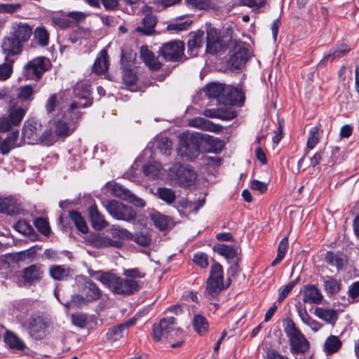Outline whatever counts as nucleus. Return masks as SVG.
<instances>
[{
  "mask_svg": "<svg viewBox=\"0 0 359 359\" xmlns=\"http://www.w3.org/2000/svg\"><path fill=\"white\" fill-rule=\"evenodd\" d=\"M81 116L80 111L70 112V109L68 108L62 117L53 121L55 135L57 137L69 136L76 128V123Z\"/></svg>",
  "mask_w": 359,
  "mask_h": 359,
  "instance_id": "nucleus-6",
  "label": "nucleus"
},
{
  "mask_svg": "<svg viewBox=\"0 0 359 359\" xmlns=\"http://www.w3.org/2000/svg\"><path fill=\"white\" fill-rule=\"evenodd\" d=\"M156 195L159 198L165 201L167 204L172 203L176 198L175 191L165 187L158 188L156 191Z\"/></svg>",
  "mask_w": 359,
  "mask_h": 359,
  "instance_id": "nucleus-49",
  "label": "nucleus"
},
{
  "mask_svg": "<svg viewBox=\"0 0 359 359\" xmlns=\"http://www.w3.org/2000/svg\"><path fill=\"white\" fill-rule=\"evenodd\" d=\"M202 142V135L199 133L186 132L179 136L178 154L191 161L200 154V145Z\"/></svg>",
  "mask_w": 359,
  "mask_h": 359,
  "instance_id": "nucleus-3",
  "label": "nucleus"
},
{
  "mask_svg": "<svg viewBox=\"0 0 359 359\" xmlns=\"http://www.w3.org/2000/svg\"><path fill=\"white\" fill-rule=\"evenodd\" d=\"M130 238H133L136 243L142 246H147L151 242L150 237L147 234L142 233L132 236Z\"/></svg>",
  "mask_w": 359,
  "mask_h": 359,
  "instance_id": "nucleus-63",
  "label": "nucleus"
},
{
  "mask_svg": "<svg viewBox=\"0 0 359 359\" xmlns=\"http://www.w3.org/2000/svg\"><path fill=\"white\" fill-rule=\"evenodd\" d=\"M34 224L35 227L43 235H48L50 233V227L48 222L43 217L36 218Z\"/></svg>",
  "mask_w": 359,
  "mask_h": 359,
  "instance_id": "nucleus-58",
  "label": "nucleus"
},
{
  "mask_svg": "<svg viewBox=\"0 0 359 359\" xmlns=\"http://www.w3.org/2000/svg\"><path fill=\"white\" fill-rule=\"evenodd\" d=\"M33 93H34L33 88L31 86H22L19 89V92L18 93V97L24 101L32 100Z\"/></svg>",
  "mask_w": 359,
  "mask_h": 359,
  "instance_id": "nucleus-59",
  "label": "nucleus"
},
{
  "mask_svg": "<svg viewBox=\"0 0 359 359\" xmlns=\"http://www.w3.org/2000/svg\"><path fill=\"white\" fill-rule=\"evenodd\" d=\"M13 62V59L6 56L4 62L0 65V81H6L11 77Z\"/></svg>",
  "mask_w": 359,
  "mask_h": 359,
  "instance_id": "nucleus-46",
  "label": "nucleus"
},
{
  "mask_svg": "<svg viewBox=\"0 0 359 359\" xmlns=\"http://www.w3.org/2000/svg\"><path fill=\"white\" fill-rule=\"evenodd\" d=\"M49 60L43 57L30 60L25 67V72L28 79L39 80L41 75L48 70Z\"/></svg>",
  "mask_w": 359,
  "mask_h": 359,
  "instance_id": "nucleus-14",
  "label": "nucleus"
},
{
  "mask_svg": "<svg viewBox=\"0 0 359 359\" xmlns=\"http://www.w3.org/2000/svg\"><path fill=\"white\" fill-rule=\"evenodd\" d=\"M42 126L35 118L27 119L23 125L22 130V140L25 143L29 144H39L40 132Z\"/></svg>",
  "mask_w": 359,
  "mask_h": 359,
  "instance_id": "nucleus-15",
  "label": "nucleus"
},
{
  "mask_svg": "<svg viewBox=\"0 0 359 359\" xmlns=\"http://www.w3.org/2000/svg\"><path fill=\"white\" fill-rule=\"evenodd\" d=\"M107 51L105 49L100 50L94 62L93 71L97 74L105 73L109 68Z\"/></svg>",
  "mask_w": 359,
  "mask_h": 359,
  "instance_id": "nucleus-28",
  "label": "nucleus"
},
{
  "mask_svg": "<svg viewBox=\"0 0 359 359\" xmlns=\"http://www.w3.org/2000/svg\"><path fill=\"white\" fill-rule=\"evenodd\" d=\"M15 126L13 123L11 122V118L7 116H3L0 117V133L8 132L13 130L12 128Z\"/></svg>",
  "mask_w": 359,
  "mask_h": 359,
  "instance_id": "nucleus-62",
  "label": "nucleus"
},
{
  "mask_svg": "<svg viewBox=\"0 0 359 359\" xmlns=\"http://www.w3.org/2000/svg\"><path fill=\"white\" fill-rule=\"evenodd\" d=\"M325 259L327 264L339 270L342 269L344 265L346 257L342 252L329 251L326 253Z\"/></svg>",
  "mask_w": 359,
  "mask_h": 359,
  "instance_id": "nucleus-35",
  "label": "nucleus"
},
{
  "mask_svg": "<svg viewBox=\"0 0 359 359\" xmlns=\"http://www.w3.org/2000/svg\"><path fill=\"white\" fill-rule=\"evenodd\" d=\"M88 241L92 245L97 248H120L122 242L118 240H113L104 233H95L89 236Z\"/></svg>",
  "mask_w": 359,
  "mask_h": 359,
  "instance_id": "nucleus-18",
  "label": "nucleus"
},
{
  "mask_svg": "<svg viewBox=\"0 0 359 359\" xmlns=\"http://www.w3.org/2000/svg\"><path fill=\"white\" fill-rule=\"evenodd\" d=\"M89 217L92 226L95 230H101L108 226V222L104 216L98 211L96 205H91L88 208Z\"/></svg>",
  "mask_w": 359,
  "mask_h": 359,
  "instance_id": "nucleus-25",
  "label": "nucleus"
},
{
  "mask_svg": "<svg viewBox=\"0 0 359 359\" xmlns=\"http://www.w3.org/2000/svg\"><path fill=\"white\" fill-rule=\"evenodd\" d=\"M78 293L72 295L70 301L61 302L65 307H81L88 303L98 300L102 292L97 285L84 276L76 278Z\"/></svg>",
  "mask_w": 359,
  "mask_h": 359,
  "instance_id": "nucleus-1",
  "label": "nucleus"
},
{
  "mask_svg": "<svg viewBox=\"0 0 359 359\" xmlns=\"http://www.w3.org/2000/svg\"><path fill=\"white\" fill-rule=\"evenodd\" d=\"M194 262L202 269H205L208 266V256L204 252H197L194 255Z\"/></svg>",
  "mask_w": 359,
  "mask_h": 359,
  "instance_id": "nucleus-60",
  "label": "nucleus"
},
{
  "mask_svg": "<svg viewBox=\"0 0 359 359\" xmlns=\"http://www.w3.org/2000/svg\"><path fill=\"white\" fill-rule=\"evenodd\" d=\"M33 33V27L25 22H13L11 24L10 34L22 43L28 41Z\"/></svg>",
  "mask_w": 359,
  "mask_h": 359,
  "instance_id": "nucleus-17",
  "label": "nucleus"
},
{
  "mask_svg": "<svg viewBox=\"0 0 359 359\" xmlns=\"http://www.w3.org/2000/svg\"><path fill=\"white\" fill-rule=\"evenodd\" d=\"M140 55L145 64L153 70H158L161 68V64L153 53L149 50L147 46H143L140 48Z\"/></svg>",
  "mask_w": 359,
  "mask_h": 359,
  "instance_id": "nucleus-33",
  "label": "nucleus"
},
{
  "mask_svg": "<svg viewBox=\"0 0 359 359\" xmlns=\"http://www.w3.org/2000/svg\"><path fill=\"white\" fill-rule=\"evenodd\" d=\"M323 298L320 290L313 285L305 286L303 290V302L309 304H319Z\"/></svg>",
  "mask_w": 359,
  "mask_h": 359,
  "instance_id": "nucleus-27",
  "label": "nucleus"
},
{
  "mask_svg": "<svg viewBox=\"0 0 359 359\" xmlns=\"http://www.w3.org/2000/svg\"><path fill=\"white\" fill-rule=\"evenodd\" d=\"M324 285L325 290L330 293H335L339 290L337 280L332 277H327L324 281Z\"/></svg>",
  "mask_w": 359,
  "mask_h": 359,
  "instance_id": "nucleus-61",
  "label": "nucleus"
},
{
  "mask_svg": "<svg viewBox=\"0 0 359 359\" xmlns=\"http://www.w3.org/2000/svg\"><path fill=\"white\" fill-rule=\"evenodd\" d=\"M20 203L12 197L0 198V212L13 216L20 214Z\"/></svg>",
  "mask_w": 359,
  "mask_h": 359,
  "instance_id": "nucleus-20",
  "label": "nucleus"
},
{
  "mask_svg": "<svg viewBox=\"0 0 359 359\" xmlns=\"http://www.w3.org/2000/svg\"><path fill=\"white\" fill-rule=\"evenodd\" d=\"M151 219L154 225L160 230H165L168 227V219L160 212L153 213Z\"/></svg>",
  "mask_w": 359,
  "mask_h": 359,
  "instance_id": "nucleus-56",
  "label": "nucleus"
},
{
  "mask_svg": "<svg viewBox=\"0 0 359 359\" xmlns=\"http://www.w3.org/2000/svg\"><path fill=\"white\" fill-rule=\"evenodd\" d=\"M69 217L79 231L83 233L88 232V227L87 224L79 212L74 210L71 211L69 212Z\"/></svg>",
  "mask_w": 359,
  "mask_h": 359,
  "instance_id": "nucleus-48",
  "label": "nucleus"
},
{
  "mask_svg": "<svg viewBox=\"0 0 359 359\" xmlns=\"http://www.w3.org/2000/svg\"><path fill=\"white\" fill-rule=\"evenodd\" d=\"M284 332L288 338L291 351L294 353H304L309 348V342L297 327L291 318H287L284 323Z\"/></svg>",
  "mask_w": 359,
  "mask_h": 359,
  "instance_id": "nucleus-4",
  "label": "nucleus"
},
{
  "mask_svg": "<svg viewBox=\"0 0 359 359\" xmlns=\"http://www.w3.org/2000/svg\"><path fill=\"white\" fill-rule=\"evenodd\" d=\"M226 99L233 104H242L245 101V95L240 89L228 86Z\"/></svg>",
  "mask_w": 359,
  "mask_h": 359,
  "instance_id": "nucleus-37",
  "label": "nucleus"
},
{
  "mask_svg": "<svg viewBox=\"0 0 359 359\" xmlns=\"http://www.w3.org/2000/svg\"><path fill=\"white\" fill-rule=\"evenodd\" d=\"M349 50L350 48L346 44L341 43L337 46L335 49L331 50L329 53L325 55L320 64L325 65L328 62H331L335 59L340 58L344 56Z\"/></svg>",
  "mask_w": 359,
  "mask_h": 359,
  "instance_id": "nucleus-32",
  "label": "nucleus"
},
{
  "mask_svg": "<svg viewBox=\"0 0 359 359\" xmlns=\"http://www.w3.org/2000/svg\"><path fill=\"white\" fill-rule=\"evenodd\" d=\"M315 315L319 318L323 320L327 323L334 324L337 320V314L333 309H325L316 308L314 312Z\"/></svg>",
  "mask_w": 359,
  "mask_h": 359,
  "instance_id": "nucleus-41",
  "label": "nucleus"
},
{
  "mask_svg": "<svg viewBox=\"0 0 359 359\" xmlns=\"http://www.w3.org/2000/svg\"><path fill=\"white\" fill-rule=\"evenodd\" d=\"M13 227L17 231L25 235L30 234L33 231L32 226L25 219L18 221Z\"/></svg>",
  "mask_w": 359,
  "mask_h": 359,
  "instance_id": "nucleus-57",
  "label": "nucleus"
},
{
  "mask_svg": "<svg viewBox=\"0 0 359 359\" xmlns=\"http://www.w3.org/2000/svg\"><path fill=\"white\" fill-rule=\"evenodd\" d=\"M56 136L50 129H47L39 135V144L41 143L46 146L53 145L57 141Z\"/></svg>",
  "mask_w": 359,
  "mask_h": 359,
  "instance_id": "nucleus-54",
  "label": "nucleus"
},
{
  "mask_svg": "<svg viewBox=\"0 0 359 359\" xmlns=\"http://www.w3.org/2000/svg\"><path fill=\"white\" fill-rule=\"evenodd\" d=\"M122 63V77L124 83L127 86H133L135 83L137 81V76L134 73L133 70L131 67L127 65L124 64L123 58L121 59Z\"/></svg>",
  "mask_w": 359,
  "mask_h": 359,
  "instance_id": "nucleus-47",
  "label": "nucleus"
},
{
  "mask_svg": "<svg viewBox=\"0 0 359 359\" xmlns=\"http://www.w3.org/2000/svg\"><path fill=\"white\" fill-rule=\"evenodd\" d=\"M208 325V320L204 316L199 314L194 316L193 320V326L197 333L202 334L206 332Z\"/></svg>",
  "mask_w": 359,
  "mask_h": 359,
  "instance_id": "nucleus-51",
  "label": "nucleus"
},
{
  "mask_svg": "<svg viewBox=\"0 0 359 359\" xmlns=\"http://www.w3.org/2000/svg\"><path fill=\"white\" fill-rule=\"evenodd\" d=\"M105 189L110 191L111 194L123 200H128L130 196V191L118 183L108 182Z\"/></svg>",
  "mask_w": 359,
  "mask_h": 359,
  "instance_id": "nucleus-34",
  "label": "nucleus"
},
{
  "mask_svg": "<svg viewBox=\"0 0 359 359\" xmlns=\"http://www.w3.org/2000/svg\"><path fill=\"white\" fill-rule=\"evenodd\" d=\"M135 322L136 320L132 318L123 323L114 326L113 327L109 329L107 333V339L111 341H116L119 340L124 336L127 329L129 327L133 325L135 323Z\"/></svg>",
  "mask_w": 359,
  "mask_h": 359,
  "instance_id": "nucleus-22",
  "label": "nucleus"
},
{
  "mask_svg": "<svg viewBox=\"0 0 359 359\" xmlns=\"http://www.w3.org/2000/svg\"><path fill=\"white\" fill-rule=\"evenodd\" d=\"M341 342L339 339L334 335H330L324 343V349L327 354L336 353L341 347Z\"/></svg>",
  "mask_w": 359,
  "mask_h": 359,
  "instance_id": "nucleus-45",
  "label": "nucleus"
},
{
  "mask_svg": "<svg viewBox=\"0 0 359 359\" xmlns=\"http://www.w3.org/2000/svg\"><path fill=\"white\" fill-rule=\"evenodd\" d=\"M23 44L21 41L11 36L5 37L1 43L2 51L8 57L11 55H17L21 53L23 48Z\"/></svg>",
  "mask_w": 359,
  "mask_h": 359,
  "instance_id": "nucleus-19",
  "label": "nucleus"
},
{
  "mask_svg": "<svg viewBox=\"0 0 359 359\" xmlns=\"http://www.w3.org/2000/svg\"><path fill=\"white\" fill-rule=\"evenodd\" d=\"M27 111V108L11 106L9 108V114L8 116L11 118V122L13 123L14 126H17L20 124Z\"/></svg>",
  "mask_w": 359,
  "mask_h": 359,
  "instance_id": "nucleus-40",
  "label": "nucleus"
},
{
  "mask_svg": "<svg viewBox=\"0 0 359 359\" xmlns=\"http://www.w3.org/2000/svg\"><path fill=\"white\" fill-rule=\"evenodd\" d=\"M162 166L158 162H153L146 164L142 168L143 173L147 177L155 180L161 175Z\"/></svg>",
  "mask_w": 359,
  "mask_h": 359,
  "instance_id": "nucleus-39",
  "label": "nucleus"
},
{
  "mask_svg": "<svg viewBox=\"0 0 359 359\" xmlns=\"http://www.w3.org/2000/svg\"><path fill=\"white\" fill-rule=\"evenodd\" d=\"M46 327V323L40 316L30 318L28 330L30 335L35 339L41 338Z\"/></svg>",
  "mask_w": 359,
  "mask_h": 359,
  "instance_id": "nucleus-24",
  "label": "nucleus"
},
{
  "mask_svg": "<svg viewBox=\"0 0 359 359\" xmlns=\"http://www.w3.org/2000/svg\"><path fill=\"white\" fill-rule=\"evenodd\" d=\"M4 342L11 348L23 350L25 347L24 342L13 332L6 331L4 337Z\"/></svg>",
  "mask_w": 359,
  "mask_h": 359,
  "instance_id": "nucleus-42",
  "label": "nucleus"
},
{
  "mask_svg": "<svg viewBox=\"0 0 359 359\" xmlns=\"http://www.w3.org/2000/svg\"><path fill=\"white\" fill-rule=\"evenodd\" d=\"M99 279L103 285L118 294L130 295L140 289L137 281L122 278L112 273L102 274Z\"/></svg>",
  "mask_w": 359,
  "mask_h": 359,
  "instance_id": "nucleus-2",
  "label": "nucleus"
},
{
  "mask_svg": "<svg viewBox=\"0 0 359 359\" xmlns=\"http://www.w3.org/2000/svg\"><path fill=\"white\" fill-rule=\"evenodd\" d=\"M49 273L54 280H64L70 276V270L66 266L53 265L50 267Z\"/></svg>",
  "mask_w": 359,
  "mask_h": 359,
  "instance_id": "nucleus-36",
  "label": "nucleus"
},
{
  "mask_svg": "<svg viewBox=\"0 0 359 359\" xmlns=\"http://www.w3.org/2000/svg\"><path fill=\"white\" fill-rule=\"evenodd\" d=\"M250 56L249 50L242 42H236L229 50L227 63L232 69H241Z\"/></svg>",
  "mask_w": 359,
  "mask_h": 359,
  "instance_id": "nucleus-11",
  "label": "nucleus"
},
{
  "mask_svg": "<svg viewBox=\"0 0 359 359\" xmlns=\"http://www.w3.org/2000/svg\"><path fill=\"white\" fill-rule=\"evenodd\" d=\"M34 38L36 43L41 47H45L48 45L49 42V33L44 27H37L33 31Z\"/></svg>",
  "mask_w": 359,
  "mask_h": 359,
  "instance_id": "nucleus-43",
  "label": "nucleus"
},
{
  "mask_svg": "<svg viewBox=\"0 0 359 359\" xmlns=\"http://www.w3.org/2000/svg\"><path fill=\"white\" fill-rule=\"evenodd\" d=\"M320 129L317 126L312 127L309 133L306 149H313L320 140Z\"/></svg>",
  "mask_w": 359,
  "mask_h": 359,
  "instance_id": "nucleus-50",
  "label": "nucleus"
},
{
  "mask_svg": "<svg viewBox=\"0 0 359 359\" xmlns=\"http://www.w3.org/2000/svg\"><path fill=\"white\" fill-rule=\"evenodd\" d=\"M189 126L210 132H218L222 129V126L219 125L215 124L202 117H196L190 120Z\"/></svg>",
  "mask_w": 359,
  "mask_h": 359,
  "instance_id": "nucleus-30",
  "label": "nucleus"
},
{
  "mask_svg": "<svg viewBox=\"0 0 359 359\" xmlns=\"http://www.w3.org/2000/svg\"><path fill=\"white\" fill-rule=\"evenodd\" d=\"M213 250L227 259L234 258L237 254L236 249L233 246L225 244H217L214 245Z\"/></svg>",
  "mask_w": 359,
  "mask_h": 359,
  "instance_id": "nucleus-44",
  "label": "nucleus"
},
{
  "mask_svg": "<svg viewBox=\"0 0 359 359\" xmlns=\"http://www.w3.org/2000/svg\"><path fill=\"white\" fill-rule=\"evenodd\" d=\"M184 45L180 41H171L164 43L159 50L160 55L168 62L183 60Z\"/></svg>",
  "mask_w": 359,
  "mask_h": 359,
  "instance_id": "nucleus-12",
  "label": "nucleus"
},
{
  "mask_svg": "<svg viewBox=\"0 0 359 359\" xmlns=\"http://www.w3.org/2000/svg\"><path fill=\"white\" fill-rule=\"evenodd\" d=\"M72 318L73 324L79 327H83L86 324L87 317L85 314H73Z\"/></svg>",
  "mask_w": 359,
  "mask_h": 359,
  "instance_id": "nucleus-64",
  "label": "nucleus"
},
{
  "mask_svg": "<svg viewBox=\"0 0 359 359\" xmlns=\"http://www.w3.org/2000/svg\"><path fill=\"white\" fill-rule=\"evenodd\" d=\"M226 88L227 86L222 83L212 82L207 84L203 90L209 98L218 99L220 96L226 97Z\"/></svg>",
  "mask_w": 359,
  "mask_h": 359,
  "instance_id": "nucleus-26",
  "label": "nucleus"
},
{
  "mask_svg": "<svg viewBox=\"0 0 359 359\" xmlns=\"http://www.w3.org/2000/svg\"><path fill=\"white\" fill-rule=\"evenodd\" d=\"M174 334H182V330L176 327L174 317L164 318L159 323L153 325L152 336L156 341H159L163 338H168L169 336L172 337Z\"/></svg>",
  "mask_w": 359,
  "mask_h": 359,
  "instance_id": "nucleus-8",
  "label": "nucleus"
},
{
  "mask_svg": "<svg viewBox=\"0 0 359 359\" xmlns=\"http://www.w3.org/2000/svg\"><path fill=\"white\" fill-rule=\"evenodd\" d=\"M349 50L350 48L346 44L341 43L337 46L335 49L331 50L329 53L325 55L320 64L325 65L328 62H331L335 59L340 58L344 56Z\"/></svg>",
  "mask_w": 359,
  "mask_h": 359,
  "instance_id": "nucleus-31",
  "label": "nucleus"
},
{
  "mask_svg": "<svg viewBox=\"0 0 359 359\" xmlns=\"http://www.w3.org/2000/svg\"><path fill=\"white\" fill-rule=\"evenodd\" d=\"M168 175L180 186L185 187L191 186L196 179V174L192 168L183 167L178 163L169 168Z\"/></svg>",
  "mask_w": 359,
  "mask_h": 359,
  "instance_id": "nucleus-10",
  "label": "nucleus"
},
{
  "mask_svg": "<svg viewBox=\"0 0 359 359\" xmlns=\"http://www.w3.org/2000/svg\"><path fill=\"white\" fill-rule=\"evenodd\" d=\"M43 277V271L37 265H31L23 269L18 276V285L20 287H30L39 282Z\"/></svg>",
  "mask_w": 359,
  "mask_h": 359,
  "instance_id": "nucleus-13",
  "label": "nucleus"
},
{
  "mask_svg": "<svg viewBox=\"0 0 359 359\" xmlns=\"http://www.w3.org/2000/svg\"><path fill=\"white\" fill-rule=\"evenodd\" d=\"M111 233L112 234L113 240H121L125 238H130L132 234L126 229L121 228L119 226L112 225L111 226Z\"/></svg>",
  "mask_w": 359,
  "mask_h": 359,
  "instance_id": "nucleus-53",
  "label": "nucleus"
},
{
  "mask_svg": "<svg viewBox=\"0 0 359 359\" xmlns=\"http://www.w3.org/2000/svg\"><path fill=\"white\" fill-rule=\"evenodd\" d=\"M18 130H14L8 134L6 138L2 141L0 140V153L6 155L15 147L20 146V144L18 142Z\"/></svg>",
  "mask_w": 359,
  "mask_h": 359,
  "instance_id": "nucleus-23",
  "label": "nucleus"
},
{
  "mask_svg": "<svg viewBox=\"0 0 359 359\" xmlns=\"http://www.w3.org/2000/svg\"><path fill=\"white\" fill-rule=\"evenodd\" d=\"M228 287L224 286V271L222 265L215 262L210 266V275L207 279L205 294L209 298H215Z\"/></svg>",
  "mask_w": 359,
  "mask_h": 359,
  "instance_id": "nucleus-5",
  "label": "nucleus"
},
{
  "mask_svg": "<svg viewBox=\"0 0 359 359\" xmlns=\"http://www.w3.org/2000/svg\"><path fill=\"white\" fill-rule=\"evenodd\" d=\"M156 25V17L151 14H147L142 21V25L137 26L135 31L141 34L151 35L154 32Z\"/></svg>",
  "mask_w": 359,
  "mask_h": 359,
  "instance_id": "nucleus-29",
  "label": "nucleus"
},
{
  "mask_svg": "<svg viewBox=\"0 0 359 359\" xmlns=\"http://www.w3.org/2000/svg\"><path fill=\"white\" fill-rule=\"evenodd\" d=\"M203 114L210 118H219L222 120H232L236 116L233 111L224 113L217 109H206L203 111Z\"/></svg>",
  "mask_w": 359,
  "mask_h": 359,
  "instance_id": "nucleus-38",
  "label": "nucleus"
},
{
  "mask_svg": "<svg viewBox=\"0 0 359 359\" xmlns=\"http://www.w3.org/2000/svg\"><path fill=\"white\" fill-rule=\"evenodd\" d=\"M62 99L61 93L51 95L46 101V109L48 114L52 113L56 108L60 107V100Z\"/></svg>",
  "mask_w": 359,
  "mask_h": 359,
  "instance_id": "nucleus-52",
  "label": "nucleus"
},
{
  "mask_svg": "<svg viewBox=\"0 0 359 359\" xmlns=\"http://www.w3.org/2000/svg\"><path fill=\"white\" fill-rule=\"evenodd\" d=\"M73 94L76 100L69 104L70 112L79 111L81 108H86L92 105L90 85L88 81H82L76 83L73 89Z\"/></svg>",
  "mask_w": 359,
  "mask_h": 359,
  "instance_id": "nucleus-7",
  "label": "nucleus"
},
{
  "mask_svg": "<svg viewBox=\"0 0 359 359\" xmlns=\"http://www.w3.org/2000/svg\"><path fill=\"white\" fill-rule=\"evenodd\" d=\"M204 32L198 30L191 32L187 42L188 53L191 57H196L198 54V50L202 47L203 43Z\"/></svg>",
  "mask_w": 359,
  "mask_h": 359,
  "instance_id": "nucleus-21",
  "label": "nucleus"
},
{
  "mask_svg": "<svg viewBox=\"0 0 359 359\" xmlns=\"http://www.w3.org/2000/svg\"><path fill=\"white\" fill-rule=\"evenodd\" d=\"M156 147L163 154H169L172 148L171 141L166 137H161L156 140Z\"/></svg>",
  "mask_w": 359,
  "mask_h": 359,
  "instance_id": "nucleus-55",
  "label": "nucleus"
},
{
  "mask_svg": "<svg viewBox=\"0 0 359 359\" xmlns=\"http://www.w3.org/2000/svg\"><path fill=\"white\" fill-rule=\"evenodd\" d=\"M222 49L220 32L210 25L206 28V53L215 55Z\"/></svg>",
  "mask_w": 359,
  "mask_h": 359,
  "instance_id": "nucleus-16",
  "label": "nucleus"
},
{
  "mask_svg": "<svg viewBox=\"0 0 359 359\" xmlns=\"http://www.w3.org/2000/svg\"><path fill=\"white\" fill-rule=\"evenodd\" d=\"M104 207L108 213L118 220L130 222L136 217V212L132 207L118 201H108L105 203Z\"/></svg>",
  "mask_w": 359,
  "mask_h": 359,
  "instance_id": "nucleus-9",
  "label": "nucleus"
}]
</instances>
